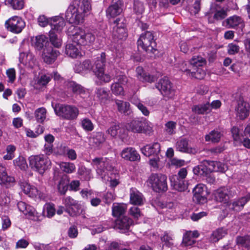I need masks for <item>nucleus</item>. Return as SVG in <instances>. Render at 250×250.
<instances>
[{"label": "nucleus", "instance_id": "1", "mask_svg": "<svg viewBox=\"0 0 250 250\" xmlns=\"http://www.w3.org/2000/svg\"><path fill=\"white\" fill-rule=\"evenodd\" d=\"M90 10L88 0H75L66 11V20L70 23L79 24L83 21L84 17Z\"/></svg>", "mask_w": 250, "mask_h": 250}, {"label": "nucleus", "instance_id": "2", "mask_svg": "<svg viewBox=\"0 0 250 250\" xmlns=\"http://www.w3.org/2000/svg\"><path fill=\"white\" fill-rule=\"evenodd\" d=\"M53 108L56 115L66 120H75L79 114V110L75 105L58 104Z\"/></svg>", "mask_w": 250, "mask_h": 250}, {"label": "nucleus", "instance_id": "3", "mask_svg": "<svg viewBox=\"0 0 250 250\" xmlns=\"http://www.w3.org/2000/svg\"><path fill=\"white\" fill-rule=\"evenodd\" d=\"M105 65V54L103 52L96 58L93 65V71L101 83H108L111 80V76L104 73Z\"/></svg>", "mask_w": 250, "mask_h": 250}, {"label": "nucleus", "instance_id": "4", "mask_svg": "<svg viewBox=\"0 0 250 250\" xmlns=\"http://www.w3.org/2000/svg\"><path fill=\"white\" fill-rule=\"evenodd\" d=\"M167 177L162 174L152 173L147 180L148 185L156 192H165L167 189Z\"/></svg>", "mask_w": 250, "mask_h": 250}, {"label": "nucleus", "instance_id": "5", "mask_svg": "<svg viewBox=\"0 0 250 250\" xmlns=\"http://www.w3.org/2000/svg\"><path fill=\"white\" fill-rule=\"evenodd\" d=\"M137 44L138 47H141L146 52L153 53L156 50V43L154 40L153 33L150 31L142 34Z\"/></svg>", "mask_w": 250, "mask_h": 250}, {"label": "nucleus", "instance_id": "6", "mask_svg": "<svg viewBox=\"0 0 250 250\" xmlns=\"http://www.w3.org/2000/svg\"><path fill=\"white\" fill-rule=\"evenodd\" d=\"M205 16L208 22L212 23L225 19L227 16V11L217 3H212Z\"/></svg>", "mask_w": 250, "mask_h": 250}, {"label": "nucleus", "instance_id": "7", "mask_svg": "<svg viewBox=\"0 0 250 250\" xmlns=\"http://www.w3.org/2000/svg\"><path fill=\"white\" fill-rule=\"evenodd\" d=\"M157 88L166 100L172 99L175 94V89L172 83L166 77L161 79L156 84Z\"/></svg>", "mask_w": 250, "mask_h": 250}, {"label": "nucleus", "instance_id": "8", "mask_svg": "<svg viewBox=\"0 0 250 250\" xmlns=\"http://www.w3.org/2000/svg\"><path fill=\"white\" fill-rule=\"evenodd\" d=\"M111 25L113 28L112 35L113 38L119 40L126 39L127 36V33L123 19H117L112 23Z\"/></svg>", "mask_w": 250, "mask_h": 250}, {"label": "nucleus", "instance_id": "9", "mask_svg": "<svg viewBox=\"0 0 250 250\" xmlns=\"http://www.w3.org/2000/svg\"><path fill=\"white\" fill-rule=\"evenodd\" d=\"M29 164L32 167H35L40 174H43L51 165L48 157H29Z\"/></svg>", "mask_w": 250, "mask_h": 250}, {"label": "nucleus", "instance_id": "10", "mask_svg": "<svg viewBox=\"0 0 250 250\" xmlns=\"http://www.w3.org/2000/svg\"><path fill=\"white\" fill-rule=\"evenodd\" d=\"M5 25L8 31L16 34L21 33L25 25L22 19L18 16H14L8 19Z\"/></svg>", "mask_w": 250, "mask_h": 250}, {"label": "nucleus", "instance_id": "11", "mask_svg": "<svg viewBox=\"0 0 250 250\" xmlns=\"http://www.w3.org/2000/svg\"><path fill=\"white\" fill-rule=\"evenodd\" d=\"M250 106L249 103L243 99L237 102L235 107V113L236 117L241 120H244L249 116Z\"/></svg>", "mask_w": 250, "mask_h": 250}, {"label": "nucleus", "instance_id": "12", "mask_svg": "<svg viewBox=\"0 0 250 250\" xmlns=\"http://www.w3.org/2000/svg\"><path fill=\"white\" fill-rule=\"evenodd\" d=\"M60 174L61 173L58 171L55 170L54 173L53 180L56 181L60 178L57 184V189L61 195H64L68 189L69 179L66 174Z\"/></svg>", "mask_w": 250, "mask_h": 250}, {"label": "nucleus", "instance_id": "13", "mask_svg": "<svg viewBox=\"0 0 250 250\" xmlns=\"http://www.w3.org/2000/svg\"><path fill=\"white\" fill-rule=\"evenodd\" d=\"M69 36L73 43L83 45L85 31L80 27L71 26L68 29Z\"/></svg>", "mask_w": 250, "mask_h": 250}, {"label": "nucleus", "instance_id": "14", "mask_svg": "<svg viewBox=\"0 0 250 250\" xmlns=\"http://www.w3.org/2000/svg\"><path fill=\"white\" fill-rule=\"evenodd\" d=\"M123 3L121 0H112L111 4L106 10V16L108 18H114L122 12Z\"/></svg>", "mask_w": 250, "mask_h": 250}, {"label": "nucleus", "instance_id": "15", "mask_svg": "<svg viewBox=\"0 0 250 250\" xmlns=\"http://www.w3.org/2000/svg\"><path fill=\"white\" fill-rule=\"evenodd\" d=\"M222 25L228 28L235 29L237 27L242 28L244 27V23L241 17L233 15L223 21Z\"/></svg>", "mask_w": 250, "mask_h": 250}, {"label": "nucleus", "instance_id": "16", "mask_svg": "<svg viewBox=\"0 0 250 250\" xmlns=\"http://www.w3.org/2000/svg\"><path fill=\"white\" fill-rule=\"evenodd\" d=\"M59 55L60 52L51 46L46 47L43 49L42 58L45 63L51 64L55 61Z\"/></svg>", "mask_w": 250, "mask_h": 250}, {"label": "nucleus", "instance_id": "17", "mask_svg": "<svg viewBox=\"0 0 250 250\" xmlns=\"http://www.w3.org/2000/svg\"><path fill=\"white\" fill-rule=\"evenodd\" d=\"M15 182V178L8 175L6 167L0 164V184L6 188H9L13 186Z\"/></svg>", "mask_w": 250, "mask_h": 250}, {"label": "nucleus", "instance_id": "18", "mask_svg": "<svg viewBox=\"0 0 250 250\" xmlns=\"http://www.w3.org/2000/svg\"><path fill=\"white\" fill-rule=\"evenodd\" d=\"M202 163L210 171L224 172L227 168L226 165L220 162L204 160Z\"/></svg>", "mask_w": 250, "mask_h": 250}, {"label": "nucleus", "instance_id": "19", "mask_svg": "<svg viewBox=\"0 0 250 250\" xmlns=\"http://www.w3.org/2000/svg\"><path fill=\"white\" fill-rule=\"evenodd\" d=\"M133 224L132 220L127 216L118 218L115 222L114 228L122 230L123 232L128 230L130 226Z\"/></svg>", "mask_w": 250, "mask_h": 250}, {"label": "nucleus", "instance_id": "20", "mask_svg": "<svg viewBox=\"0 0 250 250\" xmlns=\"http://www.w3.org/2000/svg\"><path fill=\"white\" fill-rule=\"evenodd\" d=\"M136 77L137 79L143 82H148L151 83L155 82L157 77L153 75H150L149 74L145 72L142 67L138 66L136 69Z\"/></svg>", "mask_w": 250, "mask_h": 250}, {"label": "nucleus", "instance_id": "21", "mask_svg": "<svg viewBox=\"0 0 250 250\" xmlns=\"http://www.w3.org/2000/svg\"><path fill=\"white\" fill-rule=\"evenodd\" d=\"M141 151L145 156H157L160 153V145L155 143L152 146L146 145L141 149Z\"/></svg>", "mask_w": 250, "mask_h": 250}, {"label": "nucleus", "instance_id": "22", "mask_svg": "<svg viewBox=\"0 0 250 250\" xmlns=\"http://www.w3.org/2000/svg\"><path fill=\"white\" fill-rule=\"evenodd\" d=\"M214 194L216 201L227 203L229 199L230 193L228 188L222 187L217 189Z\"/></svg>", "mask_w": 250, "mask_h": 250}, {"label": "nucleus", "instance_id": "23", "mask_svg": "<svg viewBox=\"0 0 250 250\" xmlns=\"http://www.w3.org/2000/svg\"><path fill=\"white\" fill-rule=\"evenodd\" d=\"M19 61L24 65L31 68L33 67L36 64V59L33 54L30 52L20 53Z\"/></svg>", "mask_w": 250, "mask_h": 250}, {"label": "nucleus", "instance_id": "24", "mask_svg": "<svg viewBox=\"0 0 250 250\" xmlns=\"http://www.w3.org/2000/svg\"><path fill=\"white\" fill-rule=\"evenodd\" d=\"M49 24L53 32H60L65 26V21L62 17L56 16L49 20Z\"/></svg>", "mask_w": 250, "mask_h": 250}, {"label": "nucleus", "instance_id": "25", "mask_svg": "<svg viewBox=\"0 0 250 250\" xmlns=\"http://www.w3.org/2000/svg\"><path fill=\"white\" fill-rule=\"evenodd\" d=\"M176 147L177 150L181 152H187L193 155L195 154L197 152V150L195 148L188 147V141L185 139H182L177 141Z\"/></svg>", "mask_w": 250, "mask_h": 250}, {"label": "nucleus", "instance_id": "26", "mask_svg": "<svg viewBox=\"0 0 250 250\" xmlns=\"http://www.w3.org/2000/svg\"><path fill=\"white\" fill-rule=\"evenodd\" d=\"M73 43H68L65 46V52L66 54L72 58H76L81 56L79 45Z\"/></svg>", "mask_w": 250, "mask_h": 250}, {"label": "nucleus", "instance_id": "27", "mask_svg": "<svg viewBox=\"0 0 250 250\" xmlns=\"http://www.w3.org/2000/svg\"><path fill=\"white\" fill-rule=\"evenodd\" d=\"M145 199L139 191L131 190L130 193V202L134 205L140 206L144 204Z\"/></svg>", "mask_w": 250, "mask_h": 250}, {"label": "nucleus", "instance_id": "28", "mask_svg": "<svg viewBox=\"0 0 250 250\" xmlns=\"http://www.w3.org/2000/svg\"><path fill=\"white\" fill-rule=\"evenodd\" d=\"M95 96L101 104H104L109 100L108 91L104 88H96Z\"/></svg>", "mask_w": 250, "mask_h": 250}, {"label": "nucleus", "instance_id": "29", "mask_svg": "<svg viewBox=\"0 0 250 250\" xmlns=\"http://www.w3.org/2000/svg\"><path fill=\"white\" fill-rule=\"evenodd\" d=\"M144 124L139 120H133L128 124L127 128L134 133H142L144 132Z\"/></svg>", "mask_w": 250, "mask_h": 250}, {"label": "nucleus", "instance_id": "30", "mask_svg": "<svg viewBox=\"0 0 250 250\" xmlns=\"http://www.w3.org/2000/svg\"><path fill=\"white\" fill-rule=\"evenodd\" d=\"M126 206L123 204L113 203L112 207V214L114 217H121L126 211Z\"/></svg>", "mask_w": 250, "mask_h": 250}, {"label": "nucleus", "instance_id": "31", "mask_svg": "<svg viewBox=\"0 0 250 250\" xmlns=\"http://www.w3.org/2000/svg\"><path fill=\"white\" fill-rule=\"evenodd\" d=\"M250 198L244 197L241 199L234 201L229 204V207L230 209L234 211H240L244 206L248 202Z\"/></svg>", "mask_w": 250, "mask_h": 250}, {"label": "nucleus", "instance_id": "32", "mask_svg": "<svg viewBox=\"0 0 250 250\" xmlns=\"http://www.w3.org/2000/svg\"><path fill=\"white\" fill-rule=\"evenodd\" d=\"M74 69L77 73L89 71L91 70H93V65L89 60H86L83 61L82 63H78L76 64Z\"/></svg>", "mask_w": 250, "mask_h": 250}, {"label": "nucleus", "instance_id": "33", "mask_svg": "<svg viewBox=\"0 0 250 250\" xmlns=\"http://www.w3.org/2000/svg\"><path fill=\"white\" fill-rule=\"evenodd\" d=\"M115 103L119 112L125 115H129L130 114L131 110L130 109V104L129 103L119 100H116L115 101Z\"/></svg>", "mask_w": 250, "mask_h": 250}, {"label": "nucleus", "instance_id": "34", "mask_svg": "<svg viewBox=\"0 0 250 250\" xmlns=\"http://www.w3.org/2000/svg\"><path fill=\"white\" fill-rule=\"evenodd\" d=\"M173 179L174 182L172 183V185L174 189L179 191H183L187 189L188 183L185 180L180 179L178 178H177L176 180H175V177H173L170 179L171 183H173Z\"/></svg>", "mask_w": 250, "mask_h": 250}, {"label": "nucleus", "instance_id": "35", "mask_svg": "<svg viewBox=\"0 0 250 250\" xmlns=\"http://www.w3.org/2000/svg\"><path fill=\"white\" fill-rule=\"evenodd\" d=\"M67 87L76 94L83 95L86 92V90L83 87L74 82H68Z\"/></svg>", "mask_w": 250, "mask_h": 250}, {"label": "nucleus", "instance_id": "36", "mask_svg": "<svg viewBox=\"0 0 250 250\" xmlns=\"http://www.w3.org/2000/svg\"><path fill=\"white\" fill-rule=\"evenodd\" d=\"M192 110L197 114H207L210 112V105L209 103L203 104L195 105L192 107Z\"/></svg>", "mask_w": 250, "mask_h": 250}, {"label": "nucleus", "instance_id": "37", "mask_svg": "<svg viewBox=\"0 0 250 250\" xmlns=\"http://www.w3.org/2000/svg\"><path fill=\"white\" fill-rule=\"evenodd\" d=\"M18 208L19 210L25 215H28L29 216L34 215V211L30 206L26 204L25 202L21 201L17 204Z\"/></svg>", "mask_w": 250, "mask_h": 250}, {"label": "nucleus", "instance_id": "38", "mask_svg": "<svg viewBox=\"0 0 250 250\" xmlns=\"http://www.w3.org/2000/svg\"><path fill=\"white\" fill-rule=\"evenodd\" d=\"M206 59L201 56H194L190 61V66L193 68L201 67L206 64Z\"/></svg>", "mask_w": 250, "mask_h": 250}, {"label": "nucleus", "instance_id": "39", "mask_svg": "<svg viewBox=\"0 0 250 250\" xmlns=\"http://www.w3.org/2000/svg\"><path fill=\"white\" fill-rule=\"evenodd\" d=\"M222 134L221 132L213 130L205 136V140L207 142L211 141L212 143H217L221 139Z\"/></svg>", "mask_w": 250, "mask_h": 250}, {"label": "nucleus", "instance_id": "40", "mask_svg": "<svg viewBox=\"0 0 250 250\" xmlns=\"http://www.w3.org/2000/svg\"><path fill=\"white\" fill-rule=\"evenodd\" d=\"M54 154L58 155H64L67 154L68 156H76L75 151L73 149H69L63 146H60L55 150Z\"/></svg>", "mask_w": 250, "mask_h": 250}, {"label": "nucleus", "instance_id": "41", "mask_svg": "<svg viewBox=\"0 0 250 250\" xmlns=\"http://www.w3.org/2000/svg\"><path fill=\"white\" fill-rule=\"evenodd\" d=\"M36 121L40 123H43L46 117V110L44 107L36 109L34 113Z\"/></svg>", "mask_w": 250, "mask_h": 250}, {"label": "nucleus", "instance_id": "42", "mask_svg": "<svg viewBox=\"0 0 250 250\" xmlns=\"http://www.w3.org/2000/svg\"><path fill=\"white\" fill-rule=\"evenodd\" d=\"M35 47L38 50H41L43 48V46L47 47L46 44L48 41L46 37L44 35H40L37 36L35 39Z\"/></svg>", "mask_w": 250, "mask_h": 250}, {"label": "nucleus", "instance_id": "43", "mask_svg": "<svg viewBox=\"0 0 250 250\" xmlns=\"http://www.w3.org/2000/svg\"><path fill=\"white\" fill-rule=\"evenodd\" d=\"M226 234V230L223 229H218L212 232L210 236V240L213 242H216L224 237Z\"/></svg>", "mask_w": 250, "mask_h": 250}, {"label": "nucleus", "instance_id": "44", "mask_svg": "<svg viewBox=\"0 0 250 250\" xmlns=\"http://www.w3.org/2000/svg\"><path fill=\"white\" fill-rule=\"evenodd\" d=\"M236 243L237 245L245 247L248 250H250V236H237Z\"/></svg>", "mask_w": 250, "mask_h": 250}, {"label": "nucleus", "instance_id": "45", "mask_svg": "<svg viewBox=\"0 0 250 250\" xmlns=\"http://www.w3.org/2000/svg\"><path fill=\"white\" fill-rule=\"evenodd\" d=\"M13 163L16 167H18L21 170H25L27 168V163L24 157H17L13 161Z\"/></svg>", "mask_w": 250, "mask_h": 250}, {"label": "nucleus", "instance_id": "46", "mask_svg": "<svg viewBox=\"0 0 250 250\" xmlns=\"http://www.w3.org/2000/svg\"><path fill=\"white\" fill-rule=\"evenodd\" d=\"M65 211L71 216H76L80 215L82 212V208L78 202V207L72 206L66 209Z\"/></svg>", "mask_w": 250, "mask_h": 250}, {"label": "nucleus", "instance_id": "47", "mask_svg": "<svg viewBox=\"0 0 250 250\" xmlns=\"http://www.w3.org/2000/svg\"><path fill=\"white\" fill-rule=\"evenodd\" d=\"M55 211L53 204H47L44 206L43 213L44 216L50 218L55 214Z\"/></svg>", "mask_w": 250, "mask_h": 250}, {"label": "nucleus", "instance_id": "48", "mask_svg": "<svg viewBox=\"0 0 250 250\" xmlns=\"http://www.w3.org/2000/svg\"><path fill=\"white\" fill-rule=\"evenodd\" d=\"M49 38L51 43L55 47L59 48L62 45L61 40L58 38L54 32L52 31L49 32Z\"/></svg>", "mask_w": 250, "mask_h": 250}, {"label": "nucleus", "instance_id": "49", "mask_svg": "<svg viewBox=\"0 0 250 250\" xmlns=\"http://www.w3.org/2000/svg\"><path fill=\"white\" fill-rule=\"evenodd\" d=\"M81 125L83 128L86 131H91L94 129V125L90 120L83 118L81 121Z\"/></svg>", "mask_w": 250, "mask_h": 250}, {"label": "nucleus", "instance_id": "50", "mask_svg": "<svg viewBox=\"0 0 250 250\" xmlns=\"http://www.w3.org/2000/svg\"><path fill=\"white\" fill-rule=\"evenodd\" d=\"M10 202V195L8 191L6 190L0 193V205L6 206Z\"/></svg>", "mask_w": 250, "mask_h": 250}, {"label": "nucleus", "instance_id": "51", "mask_svg": "<svg viewBox=\"0 0 250 250\" xmlns=\"http://www.w3.org/2000/svg\"><path fill=\"white\" fill-rule=\"evenodd\" d=\"M112 93L116 95H122L124 94V88L118 83H113L111 85Z\"/></svg>", "mask_w": 250, "mask_h": 250}, {"label": "nucleus", "instance_id": "52", "mask_svg": "<svg viewBox=\"0 0 250 250\" xmlns=\"http://www.w3.org/2000/svg\"><path fill=\"white\" fill-rule=\"evenodd\" d=\"M61 168L66 173H72L75 169V167L72 163L62 162L60 164Z\"/></svg>", "mask_w": 250, "mask_h": 250}, {"label": "nucleus", "instance_id": "53", "mask_svg": "<svg viewBox=\"0 0 250 250\" xmlns=\"http://www.w3.org/2000/svg\"><path fill=\"white\" fill-rule=\"evenodd\" d=\"M122 156H138V153L134 148L128 147L124 148L121 152Z\"/></svg>", "mask_w": 250, "mask_h": 250}, {"label": "nucleus", "instance_id": "54", "mask_svg": "<svg viewBox=\"0 0 250 250\" xmlns=\"http://www.w3.org/2000/svg\"><path fill=\"white\" fill-rule=\"evenodd\" d=\"M133 10L134 12L137 14H142L145 10L143 3L139 0H134Z\"/></svg>", "mask_w": 250, "mask_h": 250}, {"label": "nucleus", "instance_id": "55", "mask_svg": "<svg viewBox=\"0 0 250 250\" xmlns=\"http://www.w3.org/2000/svg\"><path fill=\"white\" fill-rule=\"evenodd\" d=\"M63 204L66 207V209L69 208L72 206L78 207V201L75 200L72 197L67 196L64 198L62 200Z\"/></svg>", "mask_w": 250, "mask_h": 250}, {"label": "nucleus", "instance_id": "56", "mask_svg": "<svg viewBox=\"0 0 250 250\" xmlns=\"http://www.w3.org/2000/svg\"><path fill=\"white\" fill-rule=\"evenodd\" d=\"M83 39V45H90L95 40V36L90 32L86 33L85 32V35L84 36Z\"/></svg>", "mask_w": 250, "mask_h": 250}, {"label": "nucleus", "instance_id": "57", "mask_svg": "<svg viewBox=\"0 0 250 250\" xmlns=\"http://www.w3.org/2000/svg\"><path fill=\"white\" fill-rule=\"evenodd\" d=\"M195 69L196 70L190 72V75L198 79H203L206 75V72L200 67L195 68L194 69Z\"/></svg>", "mask_w": 250, "mask_h": 250}, {"label": "nucleus", "instance_id": "58", "mask_svg": "<svg viewBox=\"0 0 250 250\" xmlns=\"http://www.w3.org/2000/svg\"><path fill=\"white\" fill-rule=\"evenodd\" d=\"M186 162L184 160L179 159L175 157H170L169 165L170 166L179 167L185 165Z\"/></svg>", "mask_w": 250, "mask_h": 250}, {"label": "nucleus", "instance_id": "59", "mask_svg": "<svg viewBox=\"0 0 250 250\" xmlns=\"http://www.w3.org/2000/svg\"><path fill=\"white\" fill-rule=\"evenodd\" d=\"M105 141L104 135L101 132L97 133L94 137L91 139V142L96 146L103 143Z\"/></svg>", "mask_w": 250, "mask_h": 250}, {"label": "nucleus", "instance_id": "60", "mask_svg": "<svg viewBox=\"0 0 250 250\" xmlns=\"http://www.w3.org/2000/svg\"><path fill=\"white\" fill-rule=\"evenodd\" d=\"M176 123L173 121H169L165 124V130L167 133L172 135L175 132Z\"/></svg>", "mask_w": 250, "mask_h": 250}, {"label": "nucleus", "instance_id": "61", "mask_svg": "<svg viewBox=\"0 0 250 250\" xmlns=\"http://www.w3.org/2000/svg\"><path fill=\"white\" fill-rule=\"evenodd\" d=\"M227 50L229 55H234L239 52L240 47L237 44L232 42L228 44Z\"/></svg>", "mask_w": 250, "mask_h": 250}, {"label": "nucleus", "instance_id": "62", "mask_svg": "<svg viewBox=\"0 0 250 250\" xmlns=\"http://www.w3.org/2000/svg\"><path fill=\"white\" fill-rule=\"evenodd\" d=\"M120 127L118 124H114L111 125V126L107 129V132L110 134L112 137H116L119 132Z\"/></svg>", "mask_w": 250, "mask_h": 250}, {"label": "nucleus", "instance_id": "63", "mask_svg": "<svg viewBox=\"0 0 250 250\" xmlns=\"http://www.w3.org/2000/svg\"><path fill=\"white\" fill-rule=\"evenodd\" d=\"M8 1L15 9L20 10L24 6L23 0H8Z\"/></svg>", "mask_w": 250, "mask_h": 250}, {"label": "nucleus", "instance_id": "64", "mask_svg": "<svg viewBox=\"0 0 250 250\" xmlns=\"http://www.w3.org/2000/svg\"><path fill=\"white\" fill-rule=\"evenodd\" d=\"M196 241L193 239L192 237L186 233L183 238V243L185 246H191L194 245Z\"/></svg>", "mask_w": 250, "mask_h": 250}]
</instances>
